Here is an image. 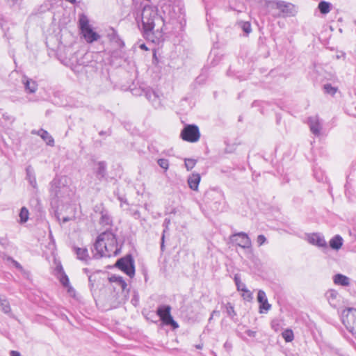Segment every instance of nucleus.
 <instances>
[{"mask_svg":"<svg viewBox=\"0 0 356 356\" xmlns=\"http://www.w3.org/2000/svg\"><path fill=\"white\" fill-rule=\"evenodd\" d=\"M10 356H21L20 353L17 350H11L10 352Z\"/></svg>","mask_w":356,"mask_h":356,"instance_id":"obj_59","label":"nucleus"},{"mask_svg":"<svg viewBox=\"0 0 356 356\" xmlns=\"http://www.w3.org/2000/svg\"><path fill=\"white\" fill-rule=\"evenodd\" d=\"M94 212L95 213H98L99 215H102V213H104L106 211H107V209L105 208L104 205L103 203H100V204H96L95 207H94Z\"/></svg>","mask_w":356,"mask_h":356,"instance_id":"obj_40","label":"nucleus"},{"mask_svg":"<svg viewBox=\"0 0 356 356\" xmlns=\"http://www.w3.org/2000/svg\"><path fill=\"white\" fill-rule=\"evenodd\" d=\"M158 165L165 170H167L169 168V161L166 159H159L157 160Z\"/></svg>","mask_w":356,"mask_h":356,"instance_id":"obj_42","label":"nucleus"},{"mask_svg":"<svg viewBox=\"0 0 356 356\" xmlns=\"http://www.w3.org/2000/svg\"><path fill=\"white\" fill-rule=\"evenodd\" d=\"M115 196L117 197V199L121 202V204L122 203L129 204L128 201L125 195H120L118 191H114Z\"/></svg>","mask_w":356,"mask_h":356,"instance_id":"obj_44","label":"nucleus"},{"mask_svg":"<svg viewBox=\"0 0 356 356\" xmlns=\"http://www.w3.org/2000/svg\"><path fill=\"white\" fill-rule=\"evenodd\" d=\"M109 281L111 282H114L116 284H118L119 286H120L121 289L124 291L126 290L127 287V284L126 283V282L124 280V279L122 278V277H120V276H117V275H112L110 278H109Z\"/></svg>","mask_w":356,"mask_h":356,"instance_id":"obj_29","label":"nucleus"},{"mask_svg":"<svg viewBox=\"0 0 356 356\" xmlns=\"http://www.w3.org/2000/svg\"><path fill=\"white\" fill-rule=\"evenodd\" d=\"M314 176L318 181H323L324 179V174L321 170L314 169Z\"/></svg>","mask_w":356,"mask_h":356,"instance_id":"obj_43","label":"nucleus"},{"mask_svg":"<svg viewBox=\"0 0 356 356\" xmlns=\"http://www.w3.org/2000/svg\"><path fill=\"white\" fill-rule=\"evenodd\" d=\"M222 308H225L227 315L234 321H236L237 314L234 309V305L228 302L226 304L222 303Z\"/></svg>","mask_w":356,"mask_h":356,"instance_id":"obj_21","label":"nucleus"},{"mask_svg":"<svg viewBox=\"0 0 356 356\" xmlns=\"http://www.w3.org/2000/svg\"><path fill=\"white\" fill-rule=\"evenodd\" d=\"M234 281L235 282L238 291H242L246 288L245 284L241 282V277L238 274H236L234 275Z\"/></svg>","mask_w":356,"mask_h":356,"instance_id":"obj_34","label":"nucleus"},{"mask_svg":"<svg viewBox=\"0 0 356 356\" xmlns=\"http://www.w3.org/2000/svg\"><path fill=\"white\" fill-rule=\"evenodd\" d=\"M50 195L56 202H63L70 196V188L67 186L61 184L60 181L54 179L51 182Z\"/></svg>","mask_w":356,"mask_h":356,"instance_id":"obj_3","label":"nucleus"},{"mask_svg":"<svg viewBox=\"0 0 356 356\" xmlns=\"http://www.w3.org/2000/svg\"><path fill=\"white\" fill-rule=\"evenodd\" d=\"M8 260H10L12 261V263L13 264V265L15 266V267L16 268H17L19 270H22L23 267L22 266V265L18 261H15V259H13L11 257H9Z\"/></svg>","mask_w":356,"mask_h":356,"instance_id":"obj_50","label":"nucleus"},{"mask_svg":"<svg viewBox=\"0 0 356 356\" xmlns=\"http://www.w3.org/2000/svg\"><path fill=\"white\" fill-rule=\"evenodd\" d=\"M79 26L81 33L90 26L88 17L83 13L80 14L79 16Z\"/></svg>","mask_w":356,"mask_h":356,"instance_id":"obj_24","label":"nucleus"},{"mask_svg":"<svg viewBox=\"0 0 356 356\" xmlns=\"http://www.w3.org/2000/svg\"><path fill=\"white\" fill-rule=\"evenodd\" d=\"M203 347V345L202 344H197V345H195V348L197 349H202Z\"/></svg>","mask_w":356,"mask_h":356,"instance_id":"obj_63","label":"nucleus"},{"mask_svg":"<svg viewBox=\"0 0 356 356\" xmlns=\"http://www.w3.org/2000/svg\"><path fill=\"white\" fill-rule=\"evenodd\" d=\"M185 167L188 171L191 170L196 165L197 161L193 159H184Z\"/></svg>","mask_w":356,"mask_h":356,"instance_id":"obj_38","label":"nucleus"},{"mask_svg":"<svg viewBox=\"0 0 356 356\" xmlns=\"http://www.w3.org/2000/svg\"><path fill=\"white\" fill-rule=\"evenodd\" d=\"M140 48L141 49H145V50H147V47H146V45H145V44H141V45L140 46Z\"/></svg>","mask_w":356,"mask_h":356,"instance_id":"obj_62","label":"nucleus"},{"mask_svg":"<svg viewBox=\"0 0 356 356\" xmlns=\"http://www.w3.org/2000/svg\"><path fill=\"white\" fill-rule=\"evenodd\" d=\"M222 195L221 193L216 191H209L205 195V198L207 200H209L212 198L213 200H215L213 202H209V201H207V203L210 204L209 207L213 211L219 210L220 205L221 204L220 201L222 200Z\"/></svg>","mask_w":356,"mask_h":356,"instance_id":"obj_9","label":"nucleus"},{"mask_svg":"<svg viewBox=\"0 0 356 356\" xmlns=\"http://www.w3.org/2000/svg\"><path fill=\"white\" fill-rule=\"evenodd\" d=\"M25 90L29 93H34L38 89L36 81L24 76L22 79Z\"/></svg>","mask_w":356,"mask_h":356,"instance_id":"obj_14","label":"nucleus"},{"mask_svg":"<svg viewBox=\"0 0 356 356\" xmlns=\"http://www.w3.org/2000/svg\"><path fill=\"white\" fill-rule=\"evenodd\" d=\"M10 7L19 6L23 0H5Z\"/></svg>","mask_w":356,"mask_h":356,"instance_id":"obj_48","label":"nucleus"},{"mask_svg":"<svg viewBox=\"0 0 356 356\" xmlns=\"http://www.w3.org/2000/svg\"><path fill=\"white\" fill-rule=\"evenodd\" d=\"M223 346L226 349V350H227L228 352H229L232 348V344L231 342H229V341H226L224 343Z\"/></svg>","mask_w":356,"mask_h":356,"instance_id":"obj_54","label":"nucleus"},{"mask_svg":"<svg viewBox=\"0 0 356 356\" xmlns=\"http://www.w3.org/2000/svg\"><path fill=\"white\" fill-rule=\"evenodd\" d=\"M77 259L81 261H87L89 258L88 249L86 248H74Z\"/></svg>","mask_w":356,"mask_h":356,"instance_id":"obj_28","label":"nucleus"},{"mask_svg":"<svg viewBox=\"0 0 356 356\" xmlns=\"http://www.w3.org/2000/svg\"><path fill=\"white\" fill-rule=\"evenodd\" d=\"M220 314V311L218 310H213L212 312H211V317H213V316H219Z\"/></svg>","mask_w":356,"mask_h":356,"instance_id":"obj_60","label":"nucleus"},{"mask_svg":"<svg viewBox=\"0 0 356 356\" xmlns=\"http://www.w3.org/2000/svg\"><path fill=\"white\" fill-rule=\"evenodd\" d=\"M241 291H243L242 297L244 300H245L247 301H251L252 300L253 295H252V293L250 290H248L247 288H245L243 290H242Z\"/></svg>","mask_w":356,"mask_h":356,"instance_id":"obj_41","label":"nucleus"},{"mask_svg":"<svg viewBox=\"0 0 356 356\" xmlns=\"http://www.w3.org/2000/svg\"><path fill=\"white\" fill-rule=\"evenodd\" d=\"M157 317L156 313H154L152 311L148 312L146 315L145 318L147 320H150L153 323H156L157 321L154 320Z\"/></svg>","mask_w":356,"mask_h":356,"instance_id":"obj_45","label":"nucleus"},{"mask_svg":"<svg viewBox=\"0 0 356 356\" xmlns=\"http://www.w3.org/2000/svg\"><path fill=\"white\" fill-rule=\"evenodd\" d=\"M115 266L132 278L135 275V261L133 256L128 254L118 259Z\"/></svg>","mask_w":356,"mask_h":356,"instance_id":"obj_4","label":"nucleus"},{"mask_svg":"<svg viewBox=\"0 0 356 356\" xmlns=\"http://www.w3.org/2000/svg\"><path fill=\"white\" fill-rule=\"evenodd\" d=\"M332 6L330 2L321 1L318 5V9L321 14L326 15L331 10Z\"/></svg>","mask_w":356,"mask_h":356,"instance_id":"obj_30","label":"nucleus"},{"mask_svg":"<svg viewBox=\"0 0 356 356\" xmlns=\"http://www.w3.org/2000/svg\"><path fill=\"white\" fill-rule=\"evenodd\" d=\"M99 224L102 226H111L113 225V218L107 210L100 215Z\"/></svg>","mask_w":356,"mask_h":356,"instance_id":"obj_25","label":"nucleus"},{"mask_svg":"<svg viewBox=\"0 0 356 356\" xmlns=\"http://www.w3.org/2000/svg\"><path fill=\"white\" fill-rule=\"evenodd\" d=\"M309 128L313 134L319 136L321 129V125L317 118L310 117L308 119Z\"/></svg>","mask_w":356,"mask_h":356,"instance_id":"obj_17","label":"nucleus"},{"mask_svg":"<svg viewBox=\"0 0 356 356\" xmlns=\"http://www.w3.org/2000/svg\"><path fill=\"white\" fill-rule=\"evenodd\" d=\"M112 134V131H111V129H108V130L106 131H100L99 132V135L102 136H111Z\"/></svg>","mask_w":356,"mask_h":356,"instance_id":"obj_53","label":"nucleus"},{"mask_svg":"<svg viewBox=\"0 0 356 356\" xmlns=\"http://www.w3.org/2000/svg\"><path fill=\"white\" fill-rule=\"evenodd\" d=\"M170 224V219L168 218H165V220L163 221V226L164 227V229L163 231L161 238V250L162 252H163L164 250H165V245H164V243H165V233L168 229Z\"/></svg>","mask_w":356,"mask_h":356,"instance_id":"obj_32","label":"nucleus"},{"mask_svg":"<svg viewBox=\"0 0 356 356\" xmlns=\"http://www.w3.org/2000/svg\"><path fill=\"white\" fill-rule=\"evenodd\" d=\"M324 92L328 95H334L337 91V88L332 86L330 83H326L323 86Z\"/></svg>","mask_w":356,"mask_h":356,"instance_id":"obj_35","label":"nucleus"},{"mask_svg":"<svg viewBox=\"0 0 356 356\" xmlns=\"http://www.w3.org/2000/svg\"><path fill=\"white\" fill-rule=\"evenodd\" d=\"M308 242L310 244L318 246L319 248H327V244L324 236L319 233L310 234L307 236Z\"/></svg>","mask_w":356,"mask_h":356,"instance_id":"obj_10","label":"nucleus"},{"mask_svg":"<svg viewBox=\"0 0 356 356\" xmlns=\"http://www.w3.org/2000/svg\"><path fill=\"white\" fill-rule=\"evenodd\" d=\"M241 29L246 34H249L252 31L251 24L249 22H241L239 23Z\"/></svg>","mask_w":356,"mask_h":356,"instance_id":"obj_36","label":"nucleus"},{"mask_svg":"<svg viewBox=\"0 0 356 356\" xmlns=\"http://www.w3.org/2000/svg\"><path fill=\"white\" fill-rule=\"evenodd\" d=\"M95 274H91V275H88V282H89V286H90V288H92L94 286V284L95 282Z\"/></svg>","mask_w":356,"mask_h":356,"instance_id":"obj_51","label":"nucleus"},{"mask_svg":"<svg viewBox=\"0 0 356 356\" xmlns=\"http://www.w3.org/2000/svg\"><path fill=\"white\" fill-rule=\"evenodd\" d=\"M170 312L171 307L170 305H163L158 307L156 313L164 325H170L175 330L179 327V325L174 320Z\"/></svg>","mask_w":356,"mask_h":356,"instance_id":"obj_5","label":"nucleus"},{"mask_svg":"<svg viewBox=\"0 0 356 356\" xmlns=\"http://www.w3.org/2000/svg\"><path fill=\"white\" fill-rule=\"evenodd\" d=\"M65 273L64 269L60 264L57 265L55 268V275L56 277Z\"/></svg>","mask_w":356,"mask_h":356,"instance_id":"obj_46","label":"nucleus"},{"mask_svg":"<svg viewBox=\"0 0 356 356\" xmlns=\"http://www.w3.org/2000/svg\"><path fill=\"white\" fill-rule=\"evenodd\" d=\"M69 220H70V218H69L68 217H65V218H63V222H67V221H69Z\"/></svg>","mask_w":356,"mask_h":356,"instance_id":"obj_64","label":"nucleus"},{"mask_svg":"<svg viewBox=\"0 0 356 356\" xmlns=\"http://www.w3.org/2000/svg\"><path fill=\"white\" fill-rule=\"evenodd\" d=\"M33 134H37L40 136L47 145L53 147L54 145V139L49 132L43 129H40L37 132L32 131Z\"/></svg>","mask_w":356,"mask_h":356,"instance_id":"obj_16","label":"nucleus"},{"mask_svg":"<svg viewBox=\"0 0 356 356\" xmlns=\"http://www.w3.org/2000/svg\"><path fill=\"white\" fill-rule=\"evenodd\" d=\"M132 216L138 219L140 217V212L138 210L134 211Z\"/></svg>","mask_w":356,"mask_h":356,"instance_id":"obj_58","label":"nucleus"},{"mask_svg":"<svg viewBox=\"0 0 356 356\" xmlns=\"http://www.w3.org/2000/svg\"><path fill=\"white\" fill-rule=\"evenodd\" d=\"M230 240L235 242L239 247L247 249L252 246V242L248 235L243 232L233 234L230 236Z\"/></svg>","mask_w":356,"mask_h":356,"instance_id":"obj_8","label":"nucleus"},{"mask_svg":"<svg viewBox=\"0 0 356 356\" xmlns=\"http://www.w3.org/2000/svg\"><path fill=\"white\" fill-rule=\"evenodd\" d=\"M31 204L34 205L35 207H40V201L38 197H33L31 200Z\"/></svg>","mask_w":356,"mask_h":356,"instance_id":"obj_52","label":"nucleus"},{"mask_svg":"<svg viewBox=\"0 0 356 356\" xmlns=\"http://www.w3.org/2000/svg\"><path fill=\"white\" fill-rule=\"evenodd\" d=\"M349 278L342 274H337L334 276V282L335 284L347 286L350 284Z\"/></svg>","mask_w":356,"mask_h":356,"instance_id":"obj_26","label":"nucleus"},{"mask_svg":"<svg viewBox=\"0 0 356 356\" xmlns=\"http://www.w3.org/2000/svg\"><path fill=\"white\" fill-rule=\"evenodd\" d=\"M66 287L67 288V293L72 298H75L76 293V290L70 284Z\"/></svg>","mask_w":356,"mask_h":356,"instance_id":"obj_49","label":"nucleus"},{"mask_svg":"<svg viewBox=\"0 0 356 356\" xmlns=\"http://www.w3.org/2000/svg\"><path fill=\"white\" fill-rule=\"evenodd\" d=\"M257 301L259 303V313L262 314L265 312H268L271 308V305L268 303L266 294L264 291L260 289L257 293Z\"/></svg>","mask_w":356,"mask_h":356,"instance_id":"obj_12","label":"nucleus"},{"mask_svg":"<svg viewBox=\"0 0 356 356\" xmlns=\"http://www.w3.org/2000/svg\"><path fill=\"white\" fill-rule=\"evenodd\" d=\"M341 318L342 323L350 332L354 327L356 323V309L347 307L341 312Z\"/></svg>","mask_w":356,"mask_h":356,"instance_id":"obj_7","label":"nucleus"},{"mask_svg":"<svg viewBox=\"0 0 356 356\" xmlns=\"http://www.w3.org/2000/svg\"><path fill=\"white\" fill-rule=\"evenodd\" d=\"M94 249L96 253L94 257H111L112 254H118L120 249L118 248V241L116 235L108 229L101 233L97 236L96 241L94 244Z\"/></svg>","mask_w":356,"mask_h":356,"instance_id":"obj_2","label":"nucleus"},{"mask_svg":"<svg viewBox=\"0 0 356 356\" xmlns=\"http://www.w3.org/2000/svg\"><path fill=\"white\" fill-rule=\"evenodd\" d=\"M56 277L59 280L60 282L63 286H67L70 284L69 277L66 273H63V275H60Z\"/></svg>","mask_w":356,"mask_h":356,"instance_id":"obj_39","label":"nucleus"},{"mask_svg":"<svg viewBox=\"0 0 356 356\" xmlns=\"http://www.w3.org/2000/svg\"><path fill=\"white\" fill-rule=\"evenodd\" d=\"M326 298L329 301L330 305L334 307H337L335 300L338 296V293L335 290H329L325 293Z\"/></svg>","mask_w":356,"mask_h":356,"instance_id":"obj_31","label":"nucleus"},{"mask_svg":"<svg viewBox=\"0 0 356 356\" xmlns=\"http://www.w3.org/2000/svg\"><path fill=\"white\" fill-rule=\"evenodd\" d=\"M97 168L95 171V176L99 181L106 179L107 177V163L104 161H98Z\"/></svg>","mask_w":356,"mask_h":356,"instance_id":"obj_13","label":"nucleus"},{"mask_svg":"<svg viewBox=\"0 0 356 356\" xmlns=\"http://www.w3.org/2000/svg\"><path fill=\"white\" fill-rule=\"evenodd\" d=\"M201 180V177L199 173H192L188 177V184L191 189L193 191H197L199 186V184Z\"/></svg>","mask_w":356,"mask_h":356,"instance_id":"obj_15","label":"nucleus"},{"mask_svg":"<svg viewBox=\"0 0 356 356\" xmlns=\"http://www.w3.org/2000/svg\"><path fill=\"white\" fill-rule=\"evenodd\" d=\"M3 118L5 120H10V121H13L14 119L13 118L12 116H10V115H8V113H4L3 114Z\"/></svg>","mask_w":356,"mask_h":356,"instance_id":"obj_56","label":"nucleus"},{"mask_svg":"<svg viewBox=\"0 0 356 356\" xmlns=\"http://www.w3.org/2000/svg\"><path fill=\"white\" fill-rule=\"evenodd\" d=\"M20 221L21 222H26L29 219V211L28 209L23 207L19 213Z\"/></svg>","mask_w":356,"mask_h":356,"instance_id":"obj_37","label":"nucleus"},{"mask_svg":"<svg viewBox=\"0 0 356 356\" xmlns=\"http://www.w3.org/2000/svg\"><path fill=\"white\" fill-rule=\"evenodd\" d=\"M276 8L282 13L283 17L293 15L295 13V7L291 3L280 1L276 3Z\"/></svg>","mask_w":356,"mask_h":356,"instance_id":"obj_11","label":"nucleus"},{"mask_svg":"<svg viewBox=\"0 0 356 356\" xmlns=\"http://www.w3.org/2000/svg\"><path fill=\"white\" fill-rule=\"evenodd\" d=\"M245 333L250 337H254L256 336V332L251 330H247Z\"/></svg>","mask_w":356,"mask_h":356,"instance_id":"obj_55","label":"nucleus"},{"mask_svg":"<svg viewBox=\"0 0 356 356\" xmlns=\"http://www.w3.org/2000/svg\"><path fill=\"white\" fill-rule=\"evenodd\" d=\"M261 102L255 100V101H254V102H252V107H255V106H261Z\"/></svg>","mask_w":356,"mask_h":356,"instance_id":"obj_61","label":"nucleus"},{"mask_svg":"<svg viewBox=\"0 0 356 356\" xmlns=\"http://www.w3.org/2000/svg\"><path fill=\"white\" fill-rule=\"evenodd\" d=\"M140 17L143 37L148 41L156 42L157 37L155 35L154 27L159 23L164 25L162 17L158 15L156 8L148 5L143 7Z\"/></svg>","mask_w":356,"mask_h":356,"instance_id":"obj_1","label":"nucleus"},{"mask_svg":"<svg viewBox=\"0 0 356 356\" xmlns=\"http://www.w3.org/2000/svg\"><path fill=\"white\" fill-rule=\"evenodd\" d=\"M0 308H1V310L4 314L12 316L11 307H10V302L5 296H1V295H0Z\"/></svg>","mask_w":356,"mask_h":356,"instance_id":"obj_23","label":"nucleus"},{"mask_svg":"<svg viewBox=\"0 0 356 356\" xmlns=\"http://www.w3.org/2000/svg\"><path fill=\"white\" fill-rule=\"evenodd\" d=\"M145 97L154 106H158L160 104V100L157 93L152 90L147 89L145 92Z\"/></svg>","mask_w":356,"mask_h":356,"instance_id":"obj_20","label":"nucleus"},{"mask_svg":"<svg viewBox=\"0 0 356 356\" xmlns=\"http://www.w3.org/2000/svg\"><path fill=\"white\" fill-rule=\"evenodd\" d=\"M26 179L28 180L29 184L35 189L38 188L36 178L34 175L33 171L31 169L30 167L26 168Z\"/></svg>","mask_w":356,"mask_h":356,"instance_id":"obj_27","label":"nucleus"},{"mask_svg":"<svg viewBox=\"0 0 356 356\" xmlns=\"http://www.w3.org/2000/svg\"><path fill=\"white\" fill-rule=\"evenodd\" d=\"M180 136L184 141L195 143L200 138L199 127L195 124H187L181 130Z\"/></svg>","mask_w":356,"mask_h":356,"instance_id":"obj_6","label":"nucleus"},{"mask_svg":"<svg viewBox=\"0 0 356 356\" xmlns=\"http://www.w3.org/2000/svg\"><path fill=\"white\" fill-rule=\"evenodd\" d=\"M282 336L286 342H291L294 339V334L291 329H286L282 333Z\"/></svg>","mask_w":356,"mask_h":356,"instance_id":"obj_33","label":"nucleus"},{"mask_svg":"<svg viewBox=\"0 0 356 356\" xmlns=\"http://www.w3.org/2000/svg\"><path fill=\"white\" fill-rule=\"evenodd\" d=\"M81 34L88 42L97 41L99 38L98 33L94 31L92 27L82 31Z\"/></svg>","mask_w":356,"mask_h":356,"instance_id":"obj_18","label":"nucleus"},{"mask_svg":"<svg viewBox=\"0 0 356 356\" xmlns=\"http://www.w3.org/2000/svg\"><path fill=\"white\" fill-rule=\"evenodd\" d=\"M108 37L110 41L111 42L115 44V45L118 47L122 48L124 47V41L121 39V38L119 36L118 32L115 29H111V33L108 34Z\"/></svg>","mask_w":356,"mask_h":356,"instance_id":"obj_19","label":"nucleus"},{"mask_svg":"<svg viewBox=\"0 0 356 356\" xmlns=\"http://www.w3.org/2000/svg\"><path fill=\"white\" fill-rule=\"evenodd\" d=\"M152 62L154 65H157L158 63H159V60H158V58H157V56H156V52L154 51V52L153 53V59H152Z\"/></svg>","mask_w":356,"mask_h":356,"instance_id":"obj_57","label":"nucleus"},{"mask_svg":"<svg viewBox=\"0 0 356 356\" xmlns=\"http://www.w3.org/2000/svg\"><path fill=\"white\" fill-rule=\"evenodd\" d=\"M267 239L263 234H260L257 236V243L259 246L264 245L266 242Z\"/></svg>","mask_w":356,"mask_h":356,"instance_id":"obj_47","label":"nucleus"},{"mask_svg":"<svg viewBox=\"0 0 356 356\" xmlns=\"http://www.w3.org/2000/svg\"><path fill=\"white\" fill-rule=\"evenodd\" d=\"M343 238L340 235H335L329 242L330 247L333 250H339L343 245Z\"/></svg>","mask_w":356,"mask_h":356,"instance_id":"obj_22","label":"nucleus"}]
</instances>
